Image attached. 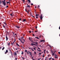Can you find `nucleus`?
Returning <instances> with one entry per match:
<instances>
[{
  "instance_id": "nucleus-61",
  "label": "nucleus",
  "mask_w": 60,
  "mask_h": 60,
  "mask_svg": "<svg viewBox=\"0 0 60 60\" xmlns=\"http://www.w3.org/2000/svg\"><path fill=\"white\" fill-rule=\"evenodd\" d=\"M17 58H15V60H17Z\"/></svg>"
},
{
  "instance_id": "nucleus-5",
  "label": "nucleus",
  "mask_w": 60,
  "mask_h": 60,
  "mask_svg": "<svg viewBox=\"0 0 60 60\" xmlns=\"http://www.w3.org/2000/svg\"><path fill=\"white\" fill-rule=\"evenodd\" d=\"M7 35H6V41H7L8 40V37L7 36Z\"/></svg>"
},
{
  "instance_id": "nucleus-56",
  "label": "nucleus",
  "mask_w": 60,
  "mask_h": 60,
  "mask_svg": "<svg viewBox=\"0 0 60 60\" xmlns=\"http://www.w3.org/2000/svg\"><path fill=\"white\" fill-rule=\"evenodd\" d=\"M41 53H39V55H41Z\"/></svg>"
},
{
  "instance_id": "nucleus-54",
  "label": "nucleus",
  "mask_w": 60,
  "mask_h": 60,
  "mask_svg": "<svg viewBox=\"0 0 60 60\" xmlns=\"http://www.w3.org/2000/svg\"><path fill=\"white\" fill-rule=\"evenodd\" d=\"M32 35H33V36H34V34H32Z\"/></svg>"
},
{
  "instance_id": "nucleus-33",
  "label": "nucleus",
  "mask_w": 60,
  "mask_h": 60,
  "mask_svg": "<svg viewBox=\"0 0 60 60\" xmlns=\"http://www.w3.org/2000/svg\"><path fill=\"white\" fill-rule=\"evenodd\" d=\"M49 45V46L50 47V48H51V46H50V45Z\"/></svg>"
},
{
  "instance_id": "nucleus-51",
  "label": "nucleus",
  "mask_w": 60,
  "mask_h": 60,
  "mask_svg": "<svg viewBox=\"0 0 60 60\" xmlns=\"http://www.w3.org/2000/svg\"><path fill=\"white\" fill-rule=\"evenodd\" d=\"M0 4H1V3H2V2H1V1H0Z\"/></svg>"
},
{
  "instance_id": "nucleus-50",
  "label": "nucleus",
  "mask_w": 60,
  "mask_h": 60,
  "mask_svg": "<svg viewBox=\"0 0 60 60\" xmlns=\"http://www.w3.org/2000/svg\"><path fill=\"white\" fill-rule=\"evenodd\" d=\"M22 42V44L23 43H24V42H22H22Z\"/></svg>"
},
{
  "instance_id": "nucleus-40",
  "label": "nucleus",
  "mask_w": 60,
  "mask_h": 60,
  "mask_svg": "<svg viewBox=\"0 0 60 60\" xmlns=\"http://www.w3.org/2000/svg\"><path fill=\"white\" fill-rule=\"evenodd\" d=\"M33 3H32L31 4V5H33Z\"/></svg>"
},
{
  "instance_id": "nucleus-45",
  "label": "nucleus",
  "mask_w": 60,
  "mask_h": 60,
  "mask_svg": "<svg viewBox=\"0 0 60 60\" xmlns=\"http://www.w3.org/2000/svg\"><path fill=\"white\" fill-rule=\"evenodd\" d=\"M14 38H16V36H15V35L14 36Z\"/></svg>"
},
{
  "instance_id": "nucleus-14",
  "label": "nucleus",
  "mask_w": 60,
  "mask_h": 60,
  "mask_svg": "<svg viewBox=\"0 0 60 60\" xmlns=\"http://www.w3.org/2000/svg\"><path fill=\"white\" fill-rule=\"evenodd\" d=\"M27 54H30V55H31V56H32V54H31V53H27Z\"/></svg>"
},
{
  "instance_id": "nucleus-29",
  "label": "nucleus",
  "mask_w": 60,
  "mask_h": 60,
  "mask_svg": "<svg viewBox=\"0 0 60 60\" xmlns=\"http://www.w3.org/2000/svg\"><path fill=\"white\" fill-rule=\"evenodd\" d=\"M3 27L4 28H5V26H4V24H3Z\"/></svg>"
},
{
  "instance_id": "nucleus-3",
  "label": "nucleus",
  "mask_w": 60,
  "mask_h": 60,
  "mask_svg": "<svg viewBox=\"0 0 60 60\" xmlns=\"http://www.w3.org/2000/svg\"><path fill=\"white\" fill-rule=\"evenodd\" d=\"M52 55L53 56H55L56 54L55 53H52Z\"/></svg>"
},
{
  "instance_id": "nucleus-47",
  "label": "nucleus",
  "mask_w": 60,
  "mask_h": 60,
  "mask_svg": "<svg viewBox=\"0 0 60 60\" xmlns=\"http://www.w3.org/2000/svg\"><path fill=\"white\" fill-rule=\"evenodd\" d=\"M10 51L11 53V50H9Z\"/></svg>"
},
{
  "instance_id": "nucleus-34",
  "label": "nucleus",
  "mask_w": 60,
  "mask_h": 60,
  "mask_svg": "<svg viewBox=\"0 0 60 60\" xmlns=\"http://www.w3.org/2000/svg\"><path fill=\"white\" fill-rule=\"evenodd\" d=\"M33 49H34V50H36V49H35V48H33Z\"/></svg>"
},
{
  "instance_id": "nucleus-35",
  "label": "nucleus",
  "mask_w": 60,
  "mask_h": 60,
  "mask_svg": "<svg viewBox=\"0 0 60 60\" xmlns=\"http://www.w3.org/2000/svg\"><path fill=\"white\" fill-rule=\"evenodd\" d=\"M29 32L30 33H32V31H29Z\"/></svg>"
},
{
  "instance_id": "nucleus-39",
  "label": "nucleus",
  "mask_w": 60,
  "mask_h": 60,
  "mask_svg": "<svg viewBox=\"0 0 60 60\" xmlns=\"http://www.w3.org/2000/svg\"><path fill=\"white\" fill-rule=\"evenodd\" d=\"M31 50H32L33 51H34V50L33 49H31Z\"/></svg>"
},
{
  "instance_id": "nucleus-49",
  "label": "nucleus",
  "mask_w": 60,
  "mask_h": 60,
  "mask_svg": "<svg viewBox=\"0 0 60 60\" xmlns=\"http://www.w3.org/2000/svg\"><path fill=\"white\" fill-rule=\"evenodd\" d=\"M23 37H22V40H23Z\"/></svg>"
},
{
  "instance_id": "nucleus-10",
  "label": "nucleus",
  "mask_w": 60,
  "mask_h": 60,
  "mask_svg": "<svg viewBox=\"0 0 60 60\" xmlns=\"http://www.w3.org/2000/svg\"><path fill=\"white\" fill-rule=\"evenodd\" d=\"M27 1H28L29 3H31V1L30 0H27Z\"/></svg>"
},
{
  "instance_id": "nucleus-38",
  "label": "nucleus",
  "mask_w": 60,
  "mask_h": 60,
  "mask_svg": "<svg viewBox=\"0 0 60 60\" xmlns=\"http://www.w3.org/2000/svg\"><path fill=\"white\" fill-rule=\"evenodd\" d=\"M9 2H6V3L7 4H9Z\"/></svg>"
},
{
  "instance_id": "nucleus-17",
  "label": "nucleus",
  "mask_w": 60,
  "mask_h": 60,
  "mask_svg": "<svg viewBox=\"0 0 60 60\" xmlns=\"http://www.w3.org/2000/svg\"><path fill=\"white\" fill-rule=\"evenodd\" d=\"M8 50H6L5 53H8Z\"/></svg>"
},
{
  "instance_id": "nucleus-6",
  "label": "nucleus",
  "mask_w": 60,
  "mask_h": 60,
  "mask_svg": "<svg viewBox=\"0 0 60 60\" xmlns=\"http://www.w3.org/2000/svg\"><path fill=\"white\" fill-rule=\"evenodd\" d=\"M44 53H46V52H47V53H48V52H47V51L46 50H44Z\"/></svg>"
},
{
  "instance_id": "nucleus-41",
  "label": "nucleus",
  "mask_w": 60,
  "mask_h": 60,
  "mask_svg": "<svg viewBox=\"0 0 60 60\" xmlns=\"http://www.w3.org/2000/svg\"><path fill=\"white\" fill-rule=\"evenodd\" d=\"M38 49H39L40 50L41 49H40V48H39V47H38Z\"/></svg>"
},
{
  "instance_id": "nucleus-58",
  "label": "nucleus",
  "mask_w": 60,
  "mask_h": 60,
  "mask_svg": "<svg viewBox=\"0 0 60 60\" xmlns=\"http://www.w3.org/2000/svg\"><path fill=\"white\" fill-rule=\"evenodd\" d=\"M42 14H41V17H42Z\"/></svg>"
},
{
  "instance_id": "nucleus-62",
  "label": "nucleus",
  "mask_w": 60,
  "mask_h": 60,
  "mask_svg": "<svg viewBox=\"0 0 60 60\" xmlns=\"http://www.w3.org/2000/svg\"><path fill=\"white\" fill-rule=\"evenodd\" d=\"M38 7H40V6H39V5H38Z\"/></svg>"
},
{
  "instance_id": "nucleus-11",
  "label": "nucleus",
  "mask_w": 60,
  "mask_h": 60,
  "mask_svg": "<svg viewBox=\"0 0 60 60\" xmlns=\"http://www.w3.org/2000/svg\"><path fill=\"white\" fill-rule=\"evenodd\" d=\"M25 11L26 12H27L28 13H29V12L28 11H27L26 10V9H25Z\"/></svg>"
},
{
  "instance_id": "nucleus-43",
  "label": "nucleus",
  "mask_w": 60,
  "mask_h": 60,
  "mask_svg": "<svg viewBox=\"0 0 60 60\" xmlns=\"http://www.w3.org/2000/svg\"><path fill=\"white\" fill-rule=\"evenodd\" d=\"M47 60V57H45V60Z\"/></svg>"
},
{
  "instance_id": "nucleus-46",
  "label": "nucleus",
  "mask_w": 60,
  "mask_h": 60,
  "mask_svg": "<svg viewBox=\"0 0 60 60\" xmlns=\"http://www.w3.org/2000/svg\"><path fill=\"white\" fill-rule=\"evenodd\" d=\"M15 35H16V36H17V34H15Z\"/></svg>"
},
{
  "instance_id": "nucleus-32",
  "label": "nucleus",
  "mask_w": 60,
  "mask_h": 60,
  "mask_svg": "<svg viewBox=\"0 0 60 60\" xmlns=\"http://www.w3.org/2000/svg\"><path fill=\"white\" fill-rule=\"evenodd\" d=\"M14 39H15V41H14V42H15V41H16V39H15V38Z\"/></svg>"
},
{
  "instance_id": "nucleus-59",
  "label": "nucleus",
  "mask_w": 60,
  "mask_h": 60,
  "mask_svg": "<svg viewBox=\"0 0 60 60\" xmlns=\"http://www.w3.org/2000/svg\"><path fill=\"white\" fill-rule=\"evenodd\" d=\"M29 49H31V48H29Z\"/></svg>"
},
{
  "instance_id": "nucleus-57",
  "label": "nucleus",
  "mask_w": 60,
  "mask_h": 60,
  "mask_svg": "<svg viewBox=\"0 0 60 60\" xmlns=\"http://www.w3.org/2000/svg\"><path fill=\"white\" fill-rule=\"evenodd\" d=\"M23 2H25V0H23Z\"/></svg>"
},
{
  "instance_id": "nucleus-12",
  "label": "nucleus",
  "mask_w": 60,
  "mask_h": 60,
  "mask_svg": "<svg viewBox=\"0 0 60 60\" xmlns=\"http://www.w3.org/2000/svg\"><path fill=\"white\" fill-rule=\"evenodd\" d=\"M23 21V22H25V21H26V19H24L23 21Z\"/></svg>"
},
{
  "instance_id": "nucleus-28",
  "label": "nucleus",
  "mask_w": 60,
  "mask_h": 60,
  "mask_svg": "<svg viewBox=\"0 0 60 60\" xmlns=\"http://www.w3.org/2000/svg\"><path fill=\"white\" fill-rule=\"evenodd\" d=\"M8 46H10V42H9L8 43Z\"/></svg>"
},
{
  "instance_id": "nucleus-15",
  "label": "nucleus",
  "mask_w": 60,
  "mask_h": 60,
  "mask_svg": "<svg viewBox=\"0 0 60 60\" xmlns=\"http://www.w3.org/2000/svg\"><path fill=\"white\" fill-rule=\"evenodd\" d=\"M13 54L14 55H17V53H14Z\"/></svg>"
},
{
  "instance_id": "nucleus-37",
  "label": "nucleus",
  "mask_w": 60,
  "mask_h": 60,
  "mask_svg": "<svg viewBox=\"0 0 60 60\" xmlns=\"http://www.w3.org/2000/svg\"><path fill=\"white\" fill-rule=\"evenodd\" d=\"M38 50V51H40V52L41 51V50Z\"/></svg>"
},
{
  "instance_id": "nucleus-24",
  "label": "nucleus",
  "mask_w": 60,
  "mask_h": 60,
  "mask_svg": "<svg viewBox=\"0 0 60 60\" xmlns=\"http://www.w3.org/2000/svg\"><path fill=\"white\" fill-rule=\"evenodd\" d=\"M44 41V40H41V42H42L43 41Z\"/></svg>"
},
{
  "instance_id": "nucleus-21",
  "label": "nucleus",
  "mask_w": 60,
  "mask_h": 60,
  "mask_svg": "<svg viewBox=\"0 0 60 60\" xmlns=\"http://www.w3.org/2000/svg\"><path fill=\"white\" fill-rule=\"evenodd\" d=\"M35 38H37V39H39V38H38V37H35Z\"/></svg>"
},
{
  "instance_id": "nucleus-8",
  "label": "nucleus",
  "mask_w": 60,
  "mask_h": 60,
  "mask_svg": "<svg viewBox=\"0 0 60 60\" xmlns=\"http://www.w3.org/2000/svg\"><path fill=\"white\" fill-rule=\"evenodd\" d=\"M42 18H43L42 16H40V19L41 20H42Z\"/></svg>"
},
{
  "instance_id": "nucleus-53",
  "label": "nucleus",
  "mask_w": 60,
  "mask_h": 60,
  "mask_svg": "<svg viewBox=\"0 0 60 60\" xmlns=\"http://www.w3.org/2000/svg\"><path fill=\"white\" fill-rule=\"evenodd\" d=\"M32 16L33 17V18H35V17L34 16H33V15Z\"/></svg>"
},
{
  "instance_id": "nucleus-36",
  "label": "nucleus",
  "mask_w": 60,
  "mask_h": 60,
  "mask_svg": "<svg viewBox=\"0 0 60 60\" xmlns=\"http://www.w3.org/2000/svg\"><path fill=\"white\" fill-rule=\"evenodd\" d=\"M51 58H49V60H51Z\"/></svg>"
},
{
  "instance_id": "nucleus-7",
  "label": "nucleus",
  "mask_w": 60,
  "mask_h": 60,
  "mask_svg": "<svg viewBox=\"0 0 60 60\" xmlns=\"http://www.w3.org/2000/svg\"><path fill=\"white\" fill-rule=\"evenodd\" d=\"M36 19H38V15L37 14L36 15Z\"/></svg>"
},
{
  "instance_id": "nucleus-13",
  "label": "nucleus",
  "mask_w": 60,
  "mask_h": 60,
  "mask_svg": "<svg viewBox=\"0 0 60 60\" xmlns=\"http://www.w3.org/2000/svg\"><path fill=\"white\" fill-rule=\"evenodd\" d=\"M5 25H6H6H7V24H6V23L5 22H4L3 23Z\"/></svg>"
},
{
  "instance_id": "nucleus-20",
  "label": "nucleus",
  "mask_w": 60,
  "mask_h": 60,
  "mask_svg": "<svg viewBox=\"0 0 60 60\" xmlns=\"http://www.w3.org/2000/svg\"><path fill=\"white\" fill-rule=\"evenodd\" d=\"M45 56L44 54L43 56H42L43 57H44V56Z\"/></svg>"
},
{
  "instance_id": "nucleus-55",
  "label": "nucleus",
  "mask_w": 60,
  "mask_h": 60,
  "mask_svg": "<svg viewBox=\"0 0 60 60\" xmlns=\"http://www.w3.org/2000/svg\"><path fill=\"white\" fill-rule=\"evenodd\" d=\"M35 28L36 29H37V26Z\"/></svg>"
},
{
  "instance_id": "nucleus-52",
  "label": "nucleus",
  "mask_w": 60,
  "mask_h": 60,
  "mask_svg": "<svg viewBox=\"0 0 60 60\" xmlns=\"http://www.w3.org/2000/svg\"><path fill=\"white\" fill-rule=\"evenodd\" d=\"M32 16L33 17V18H35V17L34 16H33V15Z\"/></svg>"
},
{
  "instance_id": "nucleus-19",
  "label": "nucleus",
  "mask_w": 60,
  "mask_h": 60,
  "mask_svg": "<svg viewBox=\"0 0 60 60\" xmlns=\"http://www.w3.org/2000/svg\"><path fill=\"white\" fill-rule=\"evenodd\" d=\"M30 15L32 16H33V15H32V13H31L30 14Z\"/></svg>"
},
{
  "instance_id": "nucleus-63",
  "label": "nucleus",
  "mask_w": 60,
  "mask_h": 60,
  "mask_svg": "<svg viewBox=\"0 0 60 60\" xmlns=\"http://www.w3.org/2000/svg\"><path fill=\"white\" fill-rule=\"evenodd\" d=\"M1 48H2V47H0V49H1Z\"/></svg>"
},
{
  "instance_id": "nucleus-4",
  "label": "nucleus",
  "mask_w": 60,
  "mask_h": 60,
  "mask_svg": "<svg viewBox=\"0 0 60 60\" xmlns=\"http://www.w3.org/2000/svg\"><path fill=\"white\" fill-rule=\"evenodd\" d=\"M55 56V57L56 58H57V57H58V56H57V55H56V54Z\"/></svg>"
},
{
  "instance_id": "nucleus-23",
  "label": "nucleus",
  "mask_w": 60,
  "mask_h": 60,
  "mask_svg": "<svg viewBox=\"0 0 60 60\" xmlns=\"http://www.w3.org/2000/svg\"><path fill=\"white\" fill-rule=\"evenodd\" d=\"M4 47H3L2 49V50H4Z\"/></svg>"
},
{
  "instance_id": "nucleus-2",
  "label": "nucleus",
  "mask_w": 60,
  "mask_h": 60,
  "mask_svg": "<svg viewBox=\"0 0 60 60\" xmlns=\"http://www.w3.org/2000/svg\"><path fill=\"white\" fill-rule=\"evenodd\" d=\"M29 40H30V41H31V42H32L33 41V40L30 38H29Z\"/></svg>"
},
{
  "instance_id": "nucleus-42",
  "label": "nucleus",
  "mask_w": 60,
  "mask_h": 60,
  "mask_svg": "<svg viewBox=\"0 0 60 60\" xmlns=\"http://www.w3.org/2000/svg\"><path fill=\"white\" fill-rule=\"evenodd\" d=\"M40 46V47L41 48V47H42V46H41V45H39Z\"/></svg>"
},
{
  "instance_id": "nucleus-60",
  "label": "nucleus",
  "mask_w": 60,
  "mask_h": 60,
  "mask_svg": "<svg viewBox=\"0 0 60 60\" xmlns=\"http://www.w3.org/2000/svg\"><path fill=\"white\" fill-rule=\"evenodd\" d=\"M37 31H35V32L36 33V32H37Z\"/></svg>"
},
{
  "instance_id": "nucleus-26",
  "label": "nucleus",
  "mask_w": 60,
  "mask_h": 60,
  "mask_svg": "<svg viewBox=\"0 0 60 60\" xmlns=\"http://www.w3.org/2000/svg\"><path fill=\"white\" fill-rule=\"evenodd\" d=\"M25 52H26L27 53H28V52L27 51V50H25Z\"/></svg>"
},
{
  "instance_id": "nucleus-22",
  "label": "nucleus",
  "mask_w": 60,
  "mask_h": 60,
  "mask_svg": "<svg viewBox=\"0 0 60 60\" xmlns=\"http://www.w3.org/2000/svg\"><path fill=\"white\" fill-rule=\"evenodd\" d=\"M27 7H29V8H30V6L29 5H28V6H27Z\"/></svg>"
},
{
  "instance_id": "nucleus-18",
  "label": "nucleus",
  "mask_w": 60,
  "mask_h": 60,
  "mask_svg": "<svg viewBox=\"0 0 60 60\" xmlns=\"http://www.w3.org/2000/svg\"><path fill=\"white\" fill-rule=\"evenodd\" d=\"M34 46H38V44H34Z\"/></svg>"
},
{
  "instance_id": "nucleus-31",
  "label": "nucleus",
  "mask_w": 60,
  "mask_h": 60,
  "mask_svg": "<svg viewBox=\"0 0 60 60\" xmlns=\"http://www.w3.org/2000/svg\"><path fill=\"white\" fill-rule=\"evenodd\" d=\"M31 44L32 45H34V44L31 43Z\"/></svg>"
},
{
  "instance_id": "nucleus-27",
  "label": "nucleus",
  "mask_w": 60,
  "mask_h": 60,
  "mask_svg": "<svg viewBox=\"0 0 60 60\" xmlns=\"http://www.w3.org/2000/svg\"><path fill=\"white\" fill-rule=\"evenodd\" d=\"M16 45H18V46H19V44H18V43H16Z\"/></svg>"
},
{
  "instance_id": "nucleus-48",
  "label": "nucleus",
  "mask_w": 60,
  "mask_h": 60,
  "mask_svg": "<svg viewBox=\"0 0 60 60\" xmlns=\"http://www.w3.org/2000/svg\"><path fill=\"white\" fill-rule=\"evenodd\" d=\"M19 20H21V19H19Z\"/></svg>"
},
{
  "instance_id": "nucleus-30",
  "label": "nucleus",
  "mask_w": 60,
  "mask_h": 60,
  "mask_svg": "<svg viewBox=\"0 0 60 60\" xmlns=\"http://www.w3.org/2000/svg\"><path fill=\"white\" fill-rule=\"evenodd\" d=\"M10 16H13L12 15V14H10Z\"/></svg>"
},
{
  "instance_id": "nucleus-25",
  "label": "nucleus",
  "mask_w": 60,
  "mask_h": 60,
  "mask_svg": "<svg viewBox=\"0 0 60 60\" xmlns=\"http://www.w3.org/2000/svg\"><path fill=\"white\" fill-rule=\"evenodd\" d=\"M34 43H35L36 44H38V42H36Z\"/></svg>"
},
{
  "instance_id": "nucleus-1",
  "label": "nucleus",
  "mask_w": 60,
  "mask_h": 60,
  "mask_svg": "<svg viewBox=\"0 0 60 60\" xmlns=\"http://www.w3.org/2000/svg\"><path fill=\"white\" fill-rule=\"evenodd\" d=\"M5 0H4V1H2V4L4 5V6H5V5H6V3L5 2Z\"/></svg>"
},
{
  "instance_id": "nucleus-64",
  "label": "nucleus",
  "mask_w": 60,
  "mask_h": 60,
  "mask_svg": "<svg viewBox=\"0 0 60 60\" xmlns=\"http://www.w3.org/2000/svg\"><path fill=\"white\" fill-rule=\"evenodd\" d=\"M23 53H22L21 54H23Z\"/></svg>"
},
{
  "instance_id": "nucleus-44",
  "label": "nucleus",
  "mask_w": 60,
  "mask_h": 60,
  "mask_svg": "<svg viewBox=\"0 0 60 60\" xmlns=\"http://www.w3.org/2000/svg\"><path fill=\"white\" fill-rule=\"evenodd\" d=\"M8 7H9L8 6H6L7 8H8Z\"/></svg>"
},
{
  "instance_id": "nucleus-16",
  "label": "nucleus",
  "mask_w": 60,
  "mask_h": 60,
  "mask_svg": "<svg viewBox=\"0 0 60 60\" xmlns=\"http://www.w3.org/2000/svg\"><path fill=\"white\" fill-rule=\"evenodd\" d=\"M16 27H17V28H19V26H16Z\"/></svg>"
},
{
  "instance_id": "nucleus-9",
  "label": "nucleus",
  "mask_w": 60,
  "mask_h": 60,
  "mask_svg": "<svg viewBox=\"0 0 60 60\" xmlns=\"http://www.w3.org/2000/svg\"><path fill=\"white\" fill-rule=\"evenodd\" d=\"M19 40L21 42H22V40H21V38H19Z\"/></svg>"
}]
</instances>
